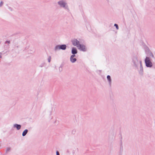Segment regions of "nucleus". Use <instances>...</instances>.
Listing matches in <instances>:
<instances>
[{"label":"nucleus","instance_id":"obj_1","mask_svg":"<svg viewBox=\"0 0 155 155\" xmlns=\"http://www.w3.org/2000/svg\"><path fill=\"white\" fill-rule=\"evenodd\" d=\"M58 4L61 7L67 10H69L68 6L66 2L64 0H61L58 2Z\"/></svg>","mask_w":155,"mask_h":155},{"label":"nucleus","instance_id":"obj_2","mask_svg":"<svg viewBox=\"0 0 155 155\" xmlns=\"http://www.w3.org/2000/svg\"><path fill=\"white\" fill-rule=\"evenodd\" d=\"M145 62L146 66L147 67H151L152 66V63L150 60V58L149 57H146L145 59Z\"/></svg>","mask_w":155,"mask_h":155},{"label":"nucleus","instance_id":"obj_3","mask_svg":"<svg viewBox=\"0 0 155 155\" xmlns=\"http://www.w3.org/2000/svg\"><path fill=\"white\" fill-rule=\"evenodd\" d=\"M66 47L67 46L65 45H57L55 47L54 50L55 51H58L60 49L65 50L66 49Z\"/></svg>","mask_w":155,"mask_h":155},{"label":"nucleus","instance_id":"obj_4","mask_svg":"<svg viewBox=\"0 0 155 155\" xmlns=\"http://www.w3.org/2000/svg\"><path fill=\"white\" fill-rule=\"evenodd\" d=\"M78 48L80 51H86L85 46L83 45H81V44H79V45L78 46Z\"/></svg>","mask_w":155,"mask_h":155},{"label":"nucleus","instance_id":"obj_5","mask_svg":"<svg viewBox=\"0 0 155 155\" xmlns=\"http://www.w3.org/2000/svg\"><path fill=\"white\" fill-rule=\"evenodd\" d=\"M71 41L72 44L74 46H76L77 47L80 44L79 41H78L76 39H74L72 40Z\"/></svg>","mask_w":155,"mask_h":155},{"label":"nucleus","instance_id":"obj_6","mask_svg":"<svg viewBox=\"0 0 155 155\" xmlns=\"http://www.w3.org/2000/svg\"><path fill=\"white\" fill-rule=\"evenodd\" d=\"M140 69L139 71V73L140 74H142V73L143 72V67L142 66L141 61H140Z\"/></svg>","mask_w":155,"mask_h":155},{"label":"nucleus","instance_id":"obj_7","mask_svg":"<svg viewBox=\"0 0 155 155\" xmlns=\"http://www.w3.org/2000/svg\"><path fill=\"white\" fill-rule=\"evenodd\" d=\"M14 127H16L17 130H20L21 128V126L20 124H15L14 125Z\"/></svg>","mask_w":155,"mask_h":155},{"label":"nucleus","instance_id":"obj_8","mask_svg":"<svg viewBox=\"0 0 155 155\" xmlns=\"http://www.w3.org/2000/svg\"><path fill=\"white\" fill-rule=\"evenodd\" d=\"M77 51L75 48H73L71 50V53L73 54H75L77 53Z\"/></svg>","mask_w":155,"mask_h":155},{"label":"nucleus","instance_id":"obj_9","mask_svg":"<svg viewBox=\"0 0 155 155\" xmlns=\"http://www.w3.org/2000/svg\"><path fill=\"white\" fill-rule=\"evenodd\" d=\"M107 78L108 81V82H109V84H110V85H111V79L110 77V75H108L107 76Z\"/></svg>","mask_w":155,"mask_h":155},{"label":"nucleus","instance_id":"obj_10","mask_svg":"<svg viewBox=\"0 0 155 155\" xmlns=\"http://www.w3.org/2000/svg\"><path fill=\"white\" fill-rule=\"evenodd\" d=\"M28 130L27 129L25 130L23 132L22 135L24 137L25 136L28 132Z\"/></svg>","mask_w":155,"mask_h":155},{"label":"nucleus","instance_id":"obj_11","mask_svg":"<svg viewBox=\"0 0 155 155\" xmlns=\"http://www.w3.org/2000/svg\"><path fill=\"white\" fill-rule=\"evenodd\" d=\"M70 60L71 62L74 63L77 61V59L76 58H70Z\"/></svg>","mask_w":155,"mask_h":155},{"label":"nucleus","instance_id":"obj_12","mask_svg":"<svg viewBox=\"0 0 155 155\" xmlns=\"http://www.w3.org/2000/svg\"><path fill=\"white\" fill-rule=\"evenodd\" d=\"M10 150H11V147H7V148L6 150V153H8V152L10 151Z\"/></svg>","mask_w":155,"mask_h":155},{"label":"nucleus","instance_id":"obj_13","mask_svg":"<svg viewBox=\"0 0 155 155\" xmlns=\"http://www.w3.org/2000/svg\"><path fill=\"white\" fill-rule=\"evenodd\" d=\"M114 26L116 27V28L117 29H118V28H119L118 26V25L117 24H115L114 25Z\"/></svg>","mask_w":155,"mask_h":155},{"label":"nucleus","instance_id":"obj_14","mask_svg":"<svg viewBox=\"0 0 155 155\" xmlns=\"http://www.w3.org/2000/svg\"><path fill=\"white\" fill-rule=\"evenodd\" d=\"M51 60V57L49 56L48 58V61L49 62H50Z\"/></svg>","mask_w":155,"mask_h":155},{"label":"nucleus","instance_id":"obj_15","mask_svg":"<svg viewBox=\"0 0 155 155\" xmlns=\"http://www.w3.org/2000/svg\"><path fill=\"white\" fill-rule=\"evenodd\" d=\"M3 4V2L1 1L0 3V7H1Z\"/></svg>","mask_w":155,"mask_h":155},{"label":"nucleus","instance_id":"obj_16","mask_svg":"<svg viewBox=\"0 0 155 155\" xmlns=\"http://www.w3.org/2000/svg\"><path fill=\"white\" fill-rule=\"evenodd\" d=\"M75 56V54H73L71 55L70 57V58H74V57Z\"/></svg>","mask_w":155,"mask_h":155},{"label":"nucleus","instance_id":"obj_17","mask_svg":"<svg viewBox=\"0 0 155 155\" xmlns=\"http://www.w3.org/2000/svg\"><path fill=\"white\" fill-rule=\"evenodd\" d=\"M56 155H60L58 151H57L56 152Z\"/></svg>","mask_w":155,"mask_h":155},{"label":"nucleus","instance_id":"obj_18","mask_svg":"<svg viewBox=\"0 0 155 155\" xmlns=\"http://www.w3.org/2000/svg\"><path fill=\"white\" fill-rule=\"evenodd\" d=\"M5 43H8V44H9L10 43V41H5Z\"/></svg>","mask_w":155,"mask_h":155},{"label":"nucleus","instance_id":"obj_19","mask_svg":"<svg viewBox=\"0 0 155 155\" xmlns=\"http://www.w3.org/2000/svg\"><path fill=\"white\" fill-rule=\"evenodd\" d=\"M9 9H10L11 11H12V8H11L9 7Z\"/></svg>","mask_w":155,"mask_h":155},{"label":"nucleus","instance_id":"obj_20","mask_svg":"<svg viewBox=\"0 0 155 155\" xmlns=\"http://www.w3.org/2000/svg\"><path fill=\"white\" fill-rule=\"evenodd\" d=\"M2 57V55L0 54V58H1Z\"/></svg>","mask_w":155,"mask_h":155},{"label":"nucleus","instance_id":"obj_21","mask_svg":"<svg viewBox=\"0 0 155 155\" xmlns=\"http://www.w3.org/2000/svg\"><path fill=\"white\" fill-rule=\"evenodd\" d=\"M40 66L41 67H42L43 66H42V65H41V66Z\"/></svg>","mask_w":155,"mask_h":155},{"label":"nucleus","instance_id":"obj_22","mask_svg":"<svg viewBox=\"0 0 155 155\" xmlns=\"http://www.w3.org/2000/svg\"><path fill=\"white\" fill-rule=\"evenodd\" d=\"M136 59L137 60V58H136Z\"/></svg>","mask_w":155,"mask_h":155}]
</instances>
